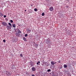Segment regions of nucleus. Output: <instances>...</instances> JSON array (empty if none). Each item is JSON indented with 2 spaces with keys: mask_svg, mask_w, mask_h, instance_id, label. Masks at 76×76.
<instances>
[{
  "mask_svg": "<svg viewBox=\"0 0 76 76\" xmlns=\"http://www.w3.org/2000/svg\"><path fill=\"white\" fill-rule=\"evenodd\" d=\"M8 24L10 26H7V29L8 31H9L10 29H12V27H12V24H11V23H8Z\"/></svg>",
  "mask_w": 76,
  "mask_h": 76,
  "instance_id": "nucleus-1",
  "label": "nucleus"
},
{
  "mask_svg": "<svg viewBox=\"0 0 76 76\" xmlns=\"http://www.w3.org/2000/svg\"><path fill=\"white\" fill-rule=\"evenodd\" d=\"M2 25H3L4 26H6L8 24L6 22H1Z\"/></svg>",
  "mask_w": 76,
  "mask_h": 76,
  "instance_id": "nucleus-2",
  "label": "nucleus"
},
{
  "mask_svg": "<svg viewBox=\"0 0 76 76\" xmlns=\"http://www.w3.org/2000/svg\"><path fill=\"white\" fill-rule=\"evenodd\" d=\"M56 63L57 62L51 61L50 62V63L51 64H52V65H54V64H56Z\"/></svg>",
  "mask_w": 76,
  "mask_h": 76,
  "instance_id": "nucleus-3",
  "label": "nucleus"
},
{
  "mask_svg": "<svg viewBox=\"0 0 76 76\" xmlns=\"http://www.w3.org/2000/svg\"><path fill=\"white\" fill-rule=\"evenodd\" d=\"M49 10L50 11H51V12H52L53 10H54V8H53V7H51L50 8Z\"/></svg>",
  "mask_w": 76,
  "mask_h": 76,
  "instance_id": "nucleus-4",
  "label": "nucleus"
},
{
  "mask_svg": "<svg viewBox=\"0 0 76 76\" xmlns=\"http://www.w3.org/2000/svg\"><path fill=\"white\" fill-rule=\"evenodd\" d=\"M6 74L7 75V76H9V75H10V72H7L6 71Z\"/></svg>",
  "mask_w": 76,
  "mask_h": 76,
  "instance_id": "nucleus-5",
  "label": "nucleus"
},
{
  "mask_svg": "<svg viewBox=\"0 0 76 76\" xmlns=\"http://www.w3.org/2000/svg\"><path fill=\"white\" fill-rule=\"evenodd\" d=\"M15 35L17 37H19L20 36V34L16 33H15Z\"/></svg>",
  "mask_w": 76,
  "mask_h": 76,
  "instance_id": "nucleus-6",
  "label": "nucleus"
},
{
  "mask_svg": "<svg viewBox=\"0 0 76 76\" xmlns=\"http://www.w3.org/2000/svg\"><path fill=\"white\" fill-rule=\"evenodd\" d=\"M31 30L29 28L27 29V32L28 33H31Z\"/></svg>",
  "mask_w": 76,
  "mask_h": 76,
  "instance_id": "nucleus-7",
  "label": "nucleus"
},
{
  "mask_svg": "<svg viewBox=\"0 0 76 76\" xmlns=\"http://www.w3.org/2000/svg\"><path fill=\"white\" fill-rule=\"evenodd\" d=\"M50 40H49V39H48L46 40V43L47 44H49L50 43Z\"/></svg>",
  "mask_w": 76,
  "mask_h": 76,
  "instance_id": "nucleus-8",
  "label": "nucleus"
},
{
  "mask_svg": "<svg viewBox=\"0 0 76 76\" xmlns=\"http://www.w3.org/2000/svg\"><path fill=\"white\" fill-rule=\"evenodd\" d=\"M32 70L33 71H35V70H36V69H35V67H32Z\"/></svg>",
  "mask_w": 76,
  "mask_h": 76,
  "instance_id": "nucleus-9",
  "label": "nucleus"
},
{
  "mask_svg": "<svg viewBox=\"0 0 76 76\" xmlns=\"http://www.w3.org/2000/svg\"><path fill=\"white\" fill-rule=\"evenodd\" d=\"M17 30L18 31V33H22V32H21V31H20V30L19 29V28H17Z\"/></svg>",
  "mask_w": 76,
  "mask_h": 76,
  "instance_id": "nucleus-10",
  "label": "nucleus"
},
{
  "mask_svg": "<svg viewBox=\"0 0 76 76\" xmlns=\"http://www.w3.org/2000/svg\"><path fill=\"white\" fill-rule=\"evenodd\" d=\"M37 65H39V66L40 65V61H39L38 62H37Z\"/></svg>",
  "mask_w": 76,
  "mask_h": 76,
  "instance_id": "nucleus-11",
  "label": "nucleus"
},
{
  "mask_svg": "<svg viewBox=\"0 0 76 76\" xmlns=\"http://www.w3.org/2000/svg\"><path fill=\"white\" fill-rule=\"evenodd\" d=\"M67 66L66 65L64 64V67L65 69H66V68H67Z\"/></svg>",
  "mask_w": 76,
  "mask_h": 76,
  "instance_id": "nucleus-12",
  "label": "nucleus"
},
{
  "mask_svg": "<svg viewBox=\"0 0 76 76\" xmlns=\"http://www.w3.org/2000/svg\"><path fill=\"white\" fill-rule=\"evenodd\" d=\"M12 25L13 27H14V28H16V24H12Z\"/></svg>",
  "mask_w": 76,
  "mask_h": 76,
  "instance_id": "nucleus-13",
  "label": "nucleus"
},
{
  "mask_svg": "<svg viewBox=\"0 0 76 76\" xmlns=\"http://www.w3.org/2000/svg\"><path fill=\"white\" fill-rule=\"evenodd\" d=\"M23 39V40H24V41H27L26 40V38H25V37H24Z\"/></svg>",
  "mask_w": 76,
  "mask_h": 76,
  "instance_id": "nucleus-14",
  "label": "nucleus"
},
{
  "mask_svg": "<svg viewBox=\"0 0 76 76\" xmlns=\"http://www.w3.org/2000/svg\"><path fill=\"white\" fill-rule=\"evenodd\" d=\"M3 14H2V13H0V16H3Z\"/></svg>",
  "mask_w": 76,
  "mask_h": 76,
  "instance_id": "nucleus-15",
  "label": "nucleus"
},
{
  "mask_svg": "<svg viewBox=\"0 0 76 76\" xmlns=\"http://www.w3.org/2000/svg\"><path fill=\"white\" fill-rule=\"evenodd\" d=\"M34 10L35 12H37V8H35L34 9Z\"/></svg>",
  "mask_w": 76,
  "mask_h": 76,
  "instance_id": "nucleus-16",
  "label": "nucleus"
},
{
  "mask_svg": "<svg viewBox=\"0 0 76 76\" xmlns=\"http://www.w3.org/2000/svg\"><path fill=\"white\" fill-rule=\"evenodd\" d=\"M50 71H51V69H48L47 70L48 72H50Z\"/></svg>",
  "mask_w": 76,
  "mask_h": 76,
  "instance_id": "nucleus-17",
  "label": "nucleus"
},
{
  "mask_svg": "<svg viewBox=\"0 0 76 76\" xmlns=\"http://www.w3.org/2000/svg\"><path fill=\"white\" fill-rule=\"evenodd\" d=\"M42 16H44L45 15V14H44V13L43 12L42 14Z\"/></svg>",
  "mask_w": 76,
  "mask_h": 76,
  "instance_id": "nucleus-18",
  "label": "nucleus"
},
{
  "mask_svg": "<svg viewBox=\"0 0 76 76\" xmlns=\"http://www.w3.org/2000/svg\"><path fill=\"white\" fill-rule=\"evenodd\" d=\"M27 36H28V34H26L25 35V37H27Z\"/></svg>",
  "mask_w": 76,
  "mask_h": 76,
  "instance_id": "nucleus-19",
  "label": "nucleus"
},
{
  "mask_svg": "<svg viewBox=\"0 0 76 76\" xmlns=\"http://www.w3.org/2000/svg\"><path fill=\"white\" fill-rule=\"evenodd\" d=\"M20 56L21 57H23V55H22V54H20Z\"/></svg>",
  "mask_w": 76,
  "mask_h": 76,
  "instance_id": "nucleus-20",
  "label": "nucleus"
},
{
  "mask_svg": "<svg viewBox=\"0 0 76 76\" xmlns=\"http://www.w3.org/2000/svg\"><path fill=\"white\" fill-rule=\"evenodd\" d=\"M58 63H61V61L60 60L59 61H58Z\"/></svg>",
  "mask_w": 76,
  "mask_h": 76,
  "instance_id": "nucleus-21",
  "label": "nucleus"
},
{
  "mask_svg": "<svg viewBox=\"0 0 76 76\" xmlns=\"http://www.w3.org/2000/svg\"><path fill=\"white\" fill-rule=\"evenodd\" d=\"M10 22H11V23H13V21H12V20H10Z\"/></svg>",
  "mask_w": 76,
  "mask_h": 76,
  "instance_id": "nucleus-22",
  "label": "nucleus"
},
{
  "mask_svg": "<svg viewBox=\"0 0 76 76\" xmlns=\"http://www.w3.org/2000/svg\"><path fill=\"white\" fill-rule=\"evenodd\" d=\"M3 42H6V40L5 39H4L3 41Z\"/></svg>",
  "mask_w": 76,
  "mask_h": 76,
  "instance_id": "nucleus-23",
  "label": "nucleus"
},
{
  "mask_svg": "<svg viewBox=\"0 0 76 76\" xmlns=\"http://www.w3.org/2000/svg\"><path fill=\"white\" fill-rule=\"evenodd\" d=\"M4 18H6V15H4Z\"/></svg>",
  "mask_w": 76,
  "mask_h": 76,
  "instance_id": "nucleus-24",
  "label": "nucleus"
},
{
  "mask_svg": "<svg viewBox=\"0 0 76 76\" xmlns=\"http://www.w3.org/2000/svg\"><path fill=\"white\" fill-rule=\"evenodd\" d=\"M31 76H35L34 75H32Z\"/></svg>",
  "mask_w": 76,
  "mask_h": 76,
  "instance_id": "nucleus-25",
  "label": "nucleus"
},
{
  "mask_svg": "<svg viewBox=\"0 0 76 76\" xmlns=\"http://www.w3.org/2000/svg\"><path fill=\"white\" fill-rule=\"evenodd\" d=\"M36 45L38 47V44H36Z\"/></svg>",
  "mask_w": 76,
  "mask_h": 76,
  "instance_id": "nucleus-26",
  "label": "nucleus"
},
{
  "mask_svg": "<svg viewBox=\"0 0 76 76\" xmlns=\"http://www.w3.org/2000/svg\"><path fill=\"white\" fill-rule=\"evenodd\" d=\"M25 12H26V10H25Z\"/></svg>",
  "mask_w": 76,
  "mask_h": 76,
  "instance_id": "nucleus-27",
  "label": "nucleus"
},
{
  "mask_svg": "<svg viewBox=\"0 0 76 76\" xmlns=\"http://www.w3.org/2000/svg\"><path fill=\"white\" fill-rule=\"evenodd\" d=\"M15 32H17V31H15Z\"/></svg>",
  "mask_w": 76,
  "mask_h": 76,
  "instance_id": "nucleus-28",
  "label": "nucleus"
},
{
  "mask_svg": "<svg viewBox=\"0 0 76 76\" xmlns=\"http://www.w3.org/2000/svg\"><path fill=\"white\" fill-rule=\"evenodd\" d=\"M12 0V1H14V0Z\"/></svg>",
  "mask_w": 76,
  "mask_h": 76,
  "instance_id": "nucleus-29",
  "label": "nucleus"
},
{
  "mask_svg": "<svg viewBox=\"0 0 76 76\" xmlns=\"http://www.w3.org/2000/svg\"><path fill=\"white\" fill-rule=\"evenodd\" d=\"M31 6H32V5H31Z\"/></svg>",
  "mask_w": 76,
  "mask_h": 76,
  "instance_id": "nucleus-30",
  "label": "nucleus"
},
{
  "mask_svg": "<svg viewBox=\"0 0 76 76\" xmlns=\"http://www.w3.org/2000/svg\"><path fill=\"white\" fill-rule=\"evenodd\" d=\"M50 74H51V73H50Z\"/></svg>",
  "mask_w": 76,
  "mask_h": 76,
  "instance_id": "nucleus-31",
  "label": "nucleus"
}]
</instances>
